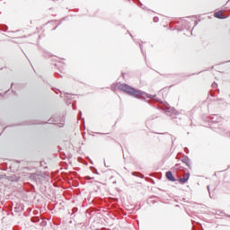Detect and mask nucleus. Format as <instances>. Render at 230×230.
I'll return each instance as SVG.
<instances>
[{
    "label": "nucleus",
    "instance_id": "obj_1",
    "mask_svg": "<svg viewBox=\"0 0 230 230\" xmlns=\"http://www.w3.org/2000/svg\"><path fill=\"white\" fill-rule=\"evenodd\" d=\"M116 89H119V91H123V93H126L129 96H133V98H137L140 100H143L145 98H148L149 100H155V95H152V94L143 92L141 90H137L136 88H134L127 84H112L111 90L116 91Z\"/></svg>",
    "mask_w": 230,
    "mask_h": 230
},
{
    "label": "nucleus",
    "instance_id": "obj_2",
    "mask_svg": "<svg viewBox=\"0 0 230 230\" xmlns=\"http://www.w3.org/2000/svg\"><path fill=\"white\" fill-rule=\"evenodd\" d=\"M180 24L181 25V28L178 29V31H182V30H187V31H189V33H190L191 35V31H190V29L191 28V23L188 22V20H184V19L181 20Z\"/></svg>",
    "mask_w": 230,
    "mask_h": 230
},
{
    "label": "nucleus",
    "instance_id": "obj_3",
    "mask_svg": "<svg viewBox=\"0 0 230 230\" xmlns=\"http://www.w3.org/2000/svg\"><path fill=\"white\" fill-rule=\"evenodd\" d=\"M165 177L167 180H169L171 182H175L176 179L175 176H173V173H172V171H168L165 174Z\"/></svg>",
    "mask_w": 230,
    "mask_h": 230
},
{
    "label": "nucleus",
    "instance_id": "obj_4",
    "mask_svg": "<svg viewBox=\"0 0 230 230\" xmlns=\"http://www.w3.org/2000/svg\"><path fill=\"white\" fill-rule=\"evenodd\" d=\"M181 162L184 163V164H186V166H188V168H190V170H191V161L190 160V158L188 156H184L181 159Z\"/></svg>",
    "mask_w": 230,
    "mask_h": 230
},
{
    "label": "nucleus",
    "instance_id": "obj_5",
    "mask_svg": "<svg viewBox=\"0 0 230 230\" xmlns=\"http://www.w3.org/2000/svg\"><path fill=\"white\" fill-rule=\"evenodd\" d=\"M181 184H186L187 181H190V172L185 173L182 178H180Z\"/></svg>",
    "mask_w": 230,
    "mask_h": 230
},
{
    "label": "nucleus",
    "instance_id": "obj_6",
    "mask_svg": "<svg viewBox=\"0 0 230 230\" xmlns=\"http://www.w3.org/2000/svg\"><path fill=\"white\" fill-rule=\"evenodd\" d=\"M214 17H216V19H227V16L223 14L221 11L215 13Z\"/></svg>",
    "mask_w": 230,
    "mask_h": 230
},
{
    "label": "nucleus",
    "instance_id": "obj_7",
    "mask_svg": "<svg viewBox=\"0 0 230 230\" xmlns=\"http://www.w3.org/2000/svg\"><path fill=\"white\" fill-rule=\"evenodd\" d=\"M71 93H65V98L66 100V105H71V100H73V98H71Z\"/></svg>",
    "mask_w": 230,
    "mask_h": 230
},
{
    "label": "nucleus",
    "instance_id": "obj_8",
    "mask_svg": "<svg viewBox=\"0 0 230 230\" xmlns=\"http://www.w3.org/2000/svg\"><path fill=\"white\" fill-rule=\"evenodd\" d=\"M23 209L24 208L21 204H16V206L14 207L15 213H21Z\"/></svg>",
    "mask_w": 230,
    "mask_h": 230
},
{
    "label": "nucleus",
    "instance_id": "obj_9",
    "mask_svg": "<svg viewBox=\"0 0 230 230\" xmlns=\"http://www.w3.org/2000/svg\"><path fill=\"white\" fill-rule=\"evenodd\" d=\"M31 179H33L34 181H39L40 180V175H39L38 173H32L31 174Z\"/></svg>",
    "mask_w": 230,
    "mask_h": 230
},
{
    "label": "nucleus",
    "instance_id": "obj_10",
    "mask_svg": "<svg viewBox=\"0 0 230 230\" xmlns=\"http://www.w3.org/2000/svg\"><path fill=\"white\" fill-rule=\"evenodd\" d=\"M31 222H33V224H37V222H40V218H39V217H31Z\"/></svg>",
    "mask_w": 230,
    "mask_h": 230
},
{
    "label": "nucleus",
    "instance_id": "obj_11",
    "mask_svg": "<svg viewBox=\"0 0 230 230\" xmlns=\"http://www.w3.org/2000/svg\"><path fill=\"white\" fill-rule=\"evenodd\" d=\"M174 170H184V168L181 166V164H177L174 165Z\"/></svg>",
    "mask_w": 230,
    "mask_h": 230
},
{
    "label": "nucleus",
    "instance_id": "obj_12",
    "mask_svg": "<svg viewBox=\"0 0 230 230\" xmlns=\"http://www.w3.org/2000/svg\"><path fill=\"white\" fill-rule=\"evenodd\" d=\"M0 30H2V31H6L8 30V26H6V25H0Z\"/></svg>",
    "mask_w": 230,
    "mask_h": 230
},
{
    "label": "nucleus",
    "instance_id": "obj_13",
    "mask_svg": "<svg viewBox=\"0 0 230 230\" xmlns=\"http://www.w3.org/2000/svg\"><path fill=\"white\" fill-rule=\"evenodd\" d=\"M154 22H159V17L155 16L153 18Z\"/></svg>",
    "mask_w": 230,
    "mask_h": 230
},
{
    "label": "nucleus",
    "instance_id": "obj_14",
    "mask_svg": "<svg viewBox=\"0 0 230 230\" xmlns=\"http://www.w3.org/2000/svg\"><path fill=\"white\" fill-rule=\"evenodd\" d=\"M212 87H213V89H217V87H218V84L216 82H214L212 84Z\"/></svg>",
    "mask_w": 230,
    "mask_h": 230
},
{
    "label": "nucleus",
    "instance_id": "obj_15",
    "mask_svg": "<svg viewBox=\"0 0 230 230\" xmlns=\"http://www.w3.org/2000/svg\"><path fill=\"white\" fill-rule=\"evenodd\" d=\"M77 211H78L77 208H72V215H74V213H76Z\"/></svg>",
    "mask_w": 230,
    "mask_h": 230
},
{
    "label": "nucleus",
    "instance_id": "obj_16",
    "mask_svg": "<svg viewBox=\"0 0 230 230\" xmlns=\"http://www.w3.org/2000/svg\"><path fill=\"white\" fill-rule=\"evenodd\" d=\"M80 118H82V111H79V113L77 115V119H80Z\"/></svg>",
    "mask_w": 230,
    "mask_h": 230
},
{
    "label": "nucleus",
    "instance_id": "obj_17",
    "mask_svg": "<svg viewBox=\"0 0 230 230\" xmlns=\"http://www.w3.org/2000/svg\"><path fill=\"white\" fill-rule=\"evenodd\" d=\"M207 188H208V191L209 193V197H211V192L209 191V185Z\"/></svg>",
    "mask_w": 230,
    "mask_h": 230
},
{
    "label": "nucleus",
    "instance_id": "obj_18",
    "mask_svg": "<svg viewBox=\"0 0 230 230\" xmlns=\"http://www.w3.org/2000/svg\"><path fill=\"white\" fill-rule=\"evenodd\" d=\"M215 118H217V115H214V117H212V121H217Z\"/></svg>",
    "mask_w": 230,
    "mask_h": 230
},
{
    "label": "nucleus",
    "instance_id": "obj_19",
    "mask_svg": "<svg viewBox=\"0 0 230 230\" xmlns=\"http://www.w3.org/2000/svg\"><path fill=\"white\" fill-rule=\"evenodd\" d=\"M197 24H199V21L194 22V26H197Z\"/></svg>",
    "mask_w": 230,
    "mask_h": 230
},
{
    "label": "nucleus",
    "instance_id": "obj_20",
    "mask_svg": "<svg viewBox=\"0 0 230 230\" xmlns=\"http://www.w3.org/2000/svg\"><path fill=\"white\" fill-rule=\"evenodd\" d=\"M140 49H141L142 53H144L143 52V45H141V44H140Z\"/></svg>",
    "mask_w": 230,
    "mask_h": 230
},
{
    "label": "nucleus",
    "instance_id": "obj_21",
    "mask_svg": "<svg viewBox=\"0 0 230 230\" xmlns=\"http://www.w3.org/2000/svg\"><path fill=\"white\" fill-rule=\"evenodd\" d=\"M57 94H58V89L54 90Z\"/></svg>",
    "mask_w": 230,
    "mask_h": 230
},
{
    "label": "nucleus",
    "instance_id": "obj_22",
    "mask_svg": "<svg viewBox=\"0 0 230 230\" xmlns=\"http://www.w3.org/2000/svg\"><path fill=\"white\" fill-rule=\"evenodd\" d=\"M137 1L139 3L140 6H143V4H141V2L139 0H137Z\"/></svg>",
    "mask_w": 230,
    "mask_h": 230
},
{
    "label": "nucleus",
    "instance_id": "obj_23",
    "mask_svg": "<svg viewBox=\"0 0 230 230\" xmlns=\"http://www.w3.org/2000/svg\"><path fill=\"white\" fill-rule=\"evenodd\" d=\"M72 107H73L74 110L76 109L75 106V104H73Z\"/></svg>",
    "mask_w": 230,
    "mask_h": 230
},
{
    "label": "nucleus",
    "instance_id": "obj_24",
    "mask_svg": "<svg viewBox=\"0 0 230 230\" xmlns=\"http://www.w3.org/2000/svg\"><path fill=\"white\" fill-rule=\"evenodd\" d=\"M3 179V175L0 174V180Z\"/></svg>",
    "mask_w": 230,
    "mask_h": 230
},
{
    "label": "nucleus",
    "instance_id": "obj_25",
    "mask_svg": "<svg viewBox=\"0 0 230 230\" xmlns=\"http://www.w3.org/2000/svg\"><path fill=\"white\" fill-rule=\"evenodd\" d=\"M132 175H136V172H132Z\"/></svg>",
    "mask_w": 230,
    "mask_h": 230
},
{
    "label": "nucleus",
    "instance_id": "obj_26",
    "mask_svg": "<svg viewBox=\"0 0 230 230\" xmlns=\"http://www.w3.org/2000/svg\"><path fill=\"white\" fill-rule=\"evenodd\" d=\"M11 87H13V84H12Z\"/></svg>",
    "mask_w": 230,
    "mask_h": 230
},
{
    "label": "nucleus",
    "instance_id": "obj_27",
    "mask_svg": "<svg viewBox=\"0 0 230 230\" xmlns=\"http://www.w3.org/2000/svg\"><path fill=\"white\" fill-rule=\"evenodd\" d=\"M97 134L102 135V134H103V133H97Z\"/></svg>",
    "mask_w": 230,
    "mask_h": 230
},
{
    "label": "nucleus",
    "instance_id": "obj_28",
    "mask_svg": "<svg viewBox=\"0 0 230 230\" xmlns=\"http://www.w3.org/2000/svg\"><path fill=\"white\" fill-rule=\"evenodd\" d=\"M54 30H57V27H55Z\"/></svg>",
    "mask_w": 230,
    "mask_h": 230
},
{
    "label": "nucleus",
    "instance_id": "obj_29",
    "mask_svg": "<svg viewBox=\"0 0 230 230\" xmlns=\"http://www.w3.org/2000/svg\"><path fill=\"white\" fill-rule=\"evenodd\" d=\"M60 72H61V73H63V71H62V70H60Z\"/></svg>",
    "mask_w": 230,
    "mask_h": 230
},
{
    "label": "nucleus",
    "instance_id": "obj_30",
    "mask_svg": "<svg viewBox=\"0 0 230 230\" xmlns=\"http://www.w3.org/2000/svg\"><path fill=\"white\" fill-rule=\"evenodd\" d=\"M49 121H51V119Z\"/></svg>",
    "mask_w": 230,
    "mask_h": 230
},
{
    "label": "nucleus",
    "instance_id": "obj_31",
    "mask_svg": "<svg viewBox=\"0 0 230 230\" xmlns=\"http://www.w3.org/2000/svg\"><path fill=\"white\" fill-rule=\"evenodd\" d=\"M228 62H230V61H228Z\"/></svg>",
    "mask_w": 230,
    "mask_h": 230
}]
</instances>
